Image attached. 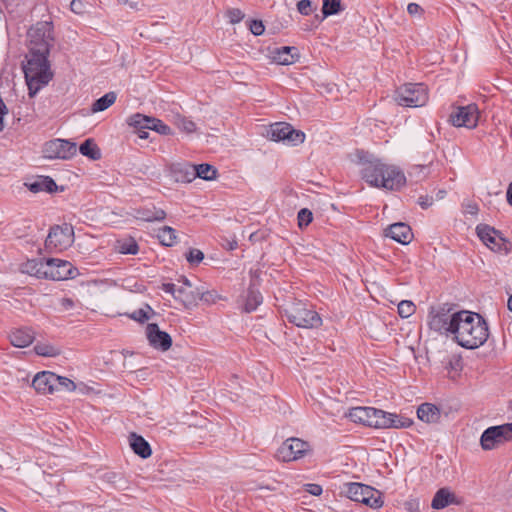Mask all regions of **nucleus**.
Wrapping results in <instances>:
<instances>
[{
	"label": "nucleus",
	"instance_id": "nucleus-1",
	"mask_svg": "<svg viewBox=\"0 0 512 512\" xmlns=\"http://www.w3.org/2000/svg\"><path fill=\"white\" fill-rule=\"evenodd\" d=\"M362 178L372 187L386 190H399L406 183L403 171L372 155L359 154Z\"/></svg>",
	"mask_w": 512,
	"mask_h": 512
},
{
	"label": "nucleus",
	"instance_id": "nucleus-2",
	"mask_svg": "<svg viewBox=\"0 0 512 512\" xmlns=\"http://www.w3.org/2000/svg\"><path fill=\"white\" fill-rule=\"evenodd\" d=\"M458 324L453 330V339L463 348L476 349L484 345L489 337L486 320L478 313L460 311Z\"/></svg>",
	"mask_w": 512,
	"mask_h": 512
},
{
	"label": "nucleus",
	"instance_id": "nucleus-3",
	"mask_svg": "<svg viewBox=\"0 0 512 512\" xmlns=\"http://www.w3.org/2000/svg\"><path fill=\"white\" fill-rule=\"evenodd\" d=\"M48 55L49 53L36 52H29L26 55L23 71L30 97H34L53 77L48 62Z\"/></svg>",
	"mask_w": 512,
	"mask_h": 512
},
{
	"label": "nucleus",
	"instance_id": "nucleus-4",
	"mask_svg": "<svg viewBox=\"0 0 512 512\" xmlns=\"http://www.w3.org/2000/svg\"><path fill=\"white\" fill-rule=\"evenodd\" d=\"M460 311H454L451 304L443 303L430 307L427 324L429 328L440 334H452L459 321Z\"/></svg>",
	"mask_w": 512,
	"mask_h": 512
},
{
	"label": "nucleus",
	"instance_id": "nucleus-5",
	"mask_svg": "<svg viewBox=\"0 0 512 512\" xmlns=\"http://www.w3.org/2000/svg\"><path fill=\"white\" fill-rule=\"evenodd\" d=\"M285 315L290 323L301 328H318L322 325L319 314L305 303L294 302L285 309Z\"/></svg>",
	"mask_w": 512,
	"mask_h": 512
},
{
	"label": "nucleus",
	"instance_id": "nucleus-6",
	"mask_svg": "<svg viewBox=\"0 0 512 512\" xmlns=\"http://www.w3.org/2000/svg\"><path fill=\"white\" fill-rule=\"evenodd\" d=\"M394 98L401 106L422 107L428 102V89L423 83H407L396 90Z\"/></svg>",
	"mask_w": 512,
	"mask_h": 512
},
{
	"label": "nucleus",
	"instance_id": "nucleus-7",
	"mask_svg": "<svg viewBox=\"0 0 512 512\" xmlns=\"http://www.w3.org/2000/svg\"><path fill=\"white\" fill-rule=\"evenodd\" d=\"M51 22H38L27 33L29 52L49 53L53 41Z\"/></svg>",
	"mask_w": 512,
	"mask_h": 512
},
{
	"label": "nucleus",
	"instance_id": "nucleus-8",
	"mask_svg": "<svg viewBox=\"0 0 512 512\" xmlns=\"http://www.w3.org/2000/svg\"><path fill=\"white\" fill-rule=\"evenodd\" d=\"M344 492L352 501L360 502L371 508H380L383 505L381 492L371 486L362 483H347Z\"/></svg>",
	"mask_w": 512,
	"mask_h": 512
},
{
	"label": "nucleus",
	"instance_id": "nucleus-9",
	"mask_svg": "<svg viewBox=\"0 0 512 512\" xmlns=\"http://www.w3.org/2000/svg\"><path fill=\"white\" fill-rule=\"evenodd\" d=\"M369 427L377 429L407 428L412 425V420L394 413H388L380 409L371 408Z\"/></svg>",
	"mask_w": 512,
	"mask_h": 512
},
{
	"label": "nucleus",
	"instance_id": "nucleus-10",
	"mask_svg": "<svg viewBox=\"0 0 512 512\" xmlns=\"http://www.w3.org/2000/svg\"><path fill=\"white\" fill-rule=\"evenodd\" d=\"M512 440V423L487 428L481 435L483 450H492Z\"/></svg>",
	"mask_w": 512,
	"mask_h": 512
},
{
	"label": "nucleus",
	"instance_id": "nucleus-11",
	"mask_svg": "<svg viewBox=\"0 0 512 512\" xmlns=\"http://www.w3.org/2000/svg\"><path fill=\"white\" fill-rule=\"evenodd\" d=\"M267 136L272 141H283L289 145H298L305 140V134L302 131L295 130L290 124L284 122L271 124L267 130Z\"/></svg>",
	"mask_w": 512,
	"mask_h": 512
},
{
	"label": "nucleus",
	"instance_id": "nucleus-12",
	"mask_svg": "<svg viewBox=\"0 0 512 512\" xmlns=\"http://www.w3.org/2000/svg\"><path fill=\"white\" fill-rule=\"evenodd\" d=\"M74 242V230L71 225L64 224L52 227L45 240L47 249L65 250Z\"/></svg>",
	"mask_w": 512,
	"mask_h": 512
},
{
	"label": "nucleus",
	"instance_id": "nucleus-13",
	"mask_svg": "<svg viewBox=\"0 0 512 512\" xmlns=\"http://www.w3.org/2000/svg\"><path fill=\"white\" fill-rule=\"evenodd\" d=\"M77 153L76 143L65 139H53L44 144L43 155L47 159L68 160Z\"/></svg>",
	"mask_w": 512,
	"mask_h": 512
},
{
	"label": "nucleus",
	"instance_id": "nucleus-14",
	"mask_svg": "<svg viewBox=\"0 0 512 512\" xmlns=\"http://www.w3.org/2000/svg\"><path fill=\"white\" fill-rule=\"evenodd\" d=\"M43 278L61 281L75 276V268L68 261L50 258L45 260Z\"/></svg>",
	"mask_w": 512,
	"mask_h": 512
},
{
	"label": "nucleus",
	"instance_id": "nucleus-15",
	"mask_svg": "<svg viewBox=\"0 0 512 512\" xmlns=\"http://www.w3.org/2000/svg\"><path fill=\"white\" fill-rule=\"evenodd\" d=\"M309 448L307 442L299 438H289L277 450L276 456L283 462L295 461L302 458Z\"/></svg>",
	"mask_w": 512,
	"mask_h": 512
},
{
	"label": "nucleus",
	"instance_id": "nucleus-16",
	"mask_svg": "<svg viewBox=\"0 0 512 512\" xmlns=\"http://www.w3.org/2000/svg\"><path fill=\"white\" fill-rule=\"evenodd\" d=\"M479 120V110L476 104L457 107L450 115V122L456 127L475 128Z\"/></svg>",
	"mask_w": 512,
	"mask_h": 512
},
{
	"label": "nucleus",
	"instance_id": "nucleus-17",
	"mask_svg": "<svg viewBox=\"0 0 512 512\" xmlns=\"http://www.w3.org/2000/svg\"><path fill=\"white\" fill-rule=\"evenodd\" d=\"M161 289L173 295L186 308L195 306L199 300V291L193 288L177 286L174 283H163Z\"/></svg>",
	"mask_w": 512,
	"mask_h": 512
},
{
	"label": "nucleus",
	"instance_id": "nucleus-18",
	"mask_svg": "<svg viewBox=\"0 0 512 512\" xmlns=\"http://www.w3.org/2000/svg\"><path fill=\"white\" fill-rule=\"evenodd\" d=\"M128 124L134 128H148L161 135H171V128L157 118L137 113L129 117Z\"/></svg>",
	"mask_w": 512,
	"mask_h": 512
},
{
	"label": "nucleus",
	"instance_id": "nucleus-19",
	"mask_svg": "<svg viewBox=\"0 0 512 512\" xmlns=\"http://www.w3.org/2000/svg\"><path fill=\"white\" fill-rule=\"evenodd\" d=\"M146 336L149 344L155 349L167 351L172 346L171 336L167 332L161 331L155 323L147 325Z\"/></svg>",
	"mask_w": 512,
	"mask_h": 512
},
{
	"label": "nucleus",
	"instance_id": "nucleus-20",
	"mask_svg": "<svg viewBox=\"0 0 512 512\" xmlns=\"http://www.w3.org/2000/svg\"><path fill=\"white\" fill-rule=\"evenodd\" d=\"M58 375L49 371H43L35 375L32 381L34 389L42 394H51L58 390Z\"/></svg>",
	"mask_w": 512,
	"mask_h": 512
},
{
	"label": "nucleus",
	"instance_id": "nucleus-21",
	"mask_svg": "<svg viewBox=\"0 0 512 512\" xmlns=\"http://www.w3.org/2000/svg\"><path fill=\"white\" fill-rule=\"evenodd\" d=\"M169 171L176 182L189 183L194 180V167L188 162L173 163L170 165Z\"/></svg>",
	"mask_w": 512,
	"mask_h": 512
},
{
	"label": "nucleus",
	"instance_id": "nucleus-22",
	"mask_svg": "<svg viewBox=\"0 0 512 512\" xmlns=\"http://www.w3.org/2000/svg\"><path fill=\"white\" fill-rule=\"evenodd\" d=\"M387 236L401 244H409L413 239V233L409 225L398 222L390 225L387 229Z\"/></svg>",
	"mask_w": 512,
	"mask_h": 512
},
{
	"label": "nucleus",
	"instance_id": "nucleus-23",
	"mask_svg": "<svg viewBox=\"0 0 512 512\" xmlns=\"http://www.w3.org/2000/svg\"><path fill=\"white\" fill-rule=\"evenodd\" d=\"M10 343L18 348L29 346L35 339V332L32 328L24 327L11 331L9 334Z\"/></svg>",
	"mask_w": 512,
	"mask_h": 512
},
{
	"label": "nucleus",
	"instance_id": "nucleus-24",
	"mask_svg": "<svg viewBox=\"0 0 512 512\" xmlns=\"http://www.w3.org/2000/svg\"><path fill=\"white\" fill-rule=\"evenodd\" d=\"M129 445L133 452L143 459L151 456L152 450L149 443L140 435L132 432L129 437Z\"/></svg>",
	"mask_w": 512,
	"mask_h": 512
},
{
	"label": "nucleus",
	"instance_id": "nucleus-25",
	"mask_svg": "<svg viewBox=\"0 0 512 512\" xmlns=\"http://www.w3.org/2000/svg\"><path fill=\"white\" fill-rule=\"evenodd\" d=\"M418 418L426 423H437L441 417L440 410L431 403H423L417 409Z\"/></svg>",
	"mask_w": 512,
	"mask_h": 512
},
{
	"label": "nucleus",
	"instance_id": "nucleus-26",
	"mask_svg": "<svg viewBox=\"0 0 512 512\" xmlns=\"http://www.w3.org/2000/svg\"><path fill=\"white\" fill-rule=\"evenodd\" d=\"M135 218L146 221L155 222L162 221L166 218V212L163 209L152 207L135 210Z\"/></svg>",
	"mask_w": 512,
	"mask_h": 512
},
{
	"label": "nucleus",
	"instance_id": "nucleus-27",
	"mask_svg": "<svg viewBox=\"0 0 512 512\" xmlns=\"http://www.w3.org/2000/svg\"><path fill=\"white\" fill-rule=\"evenodd\" d=\"M455 502V495L450 492L448 488H441L435 493L432 499L431 507L433 509L439 510Z\"/></svg>",
	"mask_w": 512,
	"mask_h": 512
},
{
	"label": "nucleus",
	"instance_id": "nucleus-28",
	"mask_svg": "<svg viewBox=\"0 0 512 512\" xmlns=\"http://www.w3.org/2000/svg\"><path fill=\"white\" fill-rule=\"evenodd\" d=\"M45 269V260L44 259H31L20 265V271L24 274H28L30 276H35L37 278H43Z\"/></svg>",
	"mask_w": 512,
	"mask_h": 512
},
{
	"label": "nucleus",
	"instance_id": "nucleus-29",
	"mask_svg": "<svg viewBox=\"0 0 512 512\" xmlns=\"http://www.w3.org/2000/svg\"><path fill=\"white\" fill-rule=\"evenodd\" d=\"M28 189L33 193L41 191L54 192L57 189V185L54 180L48 176L39 177L34 182L26 184Z\"/></svg>",
	"mask_w": 512,
	"mask_h": 512
},
{
	"label": "nucleus",
	"instance_id": "nucleus-30",
	"mask_svg": "<svg viewBox=\"0 0 512 512\" xmlns=\"http://www.w3.org/2000/svg\"><path fill=\"white\" fill-rule=\"evenodd\" d=\"M274 58L281 65L293 64L298 58L297 48L290 46L279 48Z\"/></svg>",
	"mask_w": 512,
	"mask_h": 512
},
{
	"label": "nucleus",
	"instance_id": "nucleus-31",
	"mask_svg": "<svg viewBox=\"0 0 512 512\" xmlns=\"http://www.w3.org/2000/svg\"><path fill=\"white\" fill-rule=\"evenodd\" d=\"M484 244L490 249L497 252H502L504 254H508L512 247V244L507 239L502 237L500 232L498 235H494L493 237L489 238V240L484 242Z\"/></svg>",
	"mask_w": 512,
	"mask_h": 512
},
{
	"label": "nucleus",
	"instance_id": "nucleus-32",
	"mask_svg": "<svg viewBox=\"0 0 512 512\" xmlns=\"http://www.w3.org/2000/svg\"><path fill=\"white\" fill-rule=\"evenodd\" d=\"M372 407H354L348 412V417L355 423L369 426Z\"/></svg>",
	"mask_w": 512,
	"mask_h": 512
},
{
	"label": "nucleus",
	"instance_id": "nucleus-33",
	"mask_svg": "<svg viewBox=\"0 0 512 512\" xmlns=\"http://www.w3.org/2000/svg\"><path fill=\"white\" fill-rule=\"evenodd\" d=\"M194 167V179L199 177L203 180L211 181L217 177V169L207 163L193 165Z\"/></svg>",
	"mask_w": 512,
	"mask_h": 512
},
{
	"label": "nucleus",
	"instance_id": "nucleus-34",
	"mask_svg": "<svg viewBox=\"0 0 512 512\" xmlns=\"http://www.w3.org/2000/svg\"><path fill=\"white\" fill-rule=\"evenodd\" d=\"M79 151L83 156L91 160L101 158V151L92 139H86L79 147Z\"/></svg>",
	"mask_w": 512,
	"mask_h": 512
},
{
	"label": "nucleus",
	"instance_id": "nucleus-35",
	"mask_svg": "<svg viewBox=\"0 0 512 512\" xmlns=\"http://www.w3.org/2000/svg\"><path fill=\"white\" fill-rule=\"evenodd\" d=\"M157 238L164 246H173L177 242V232L170 226H164L158 230Z\"/></svg>",
	"mask_w": 512,
	"mask_h": 512
},
{
	"label": "nucleus",
	"instance_id": "nucleus-36",
	"mask_svg": "<svg viewBox=\"0 0 512 512\" xmlns=\"http://www.w3.org/2000/svg\"><path fill=\"white\" fill-rule=\"evenodd\" d=\"M116 101V94L114 92H108L99 99H97L92 105V112H101L109 108Z\"/></svg>",
	"mask_w": 512,
	"mask_h": 512
},
{
	"label": "nucleus",
	"instance_id": "nucleus-37",
	"mask_svg": "<svg viewBox=\"0 0 512 512\" xmlns=\"http://www.w3.org/2000/svg\"><path fill=\"white\" fill-rule=\"evenodd\" d=\"M262 295L259 291L250 287L245 301V311L252 312L262 303Z\"/></svg>",
	"mask_w": 512,
	"mask_h": 512
},
{
	"label": "nucleus",
	"instance_id": "nucleus-38",
	"mask_svg": "<svg viewBox=\"0 0 512 512\" xmlns=\"http://www.w3.org/2000/svg\"><path fill=\"white\" fill-rule=\"evenodd\" d=\"M34 351L37 355L44 357H56L61 353L59 347L54 346L50 343H37L34 346Z\"/></svg>",
	"mask_w": 512,
	"mask_h": 512
},
{
	"label": "nucleus",
	"instance_id": "nucleus-39",
	"mask_svg": "<svg viewBox=\"0 0 512 512\" xmlns=\"http://www.w3.org/2000/svg\"><path fill=\"white\" fill-rule=\"evenodd\" d=\"M476 232L480 240L484 243L494 235H498L499 231L487 224H479L476 227Z\"/></svg>",
	"mask_w": 512,
	"mask_h": 512
},
{
	"label": "nucleus",
	"instance_id": "nucleus-40",
	"mask_svg": "<svg viewBox=\"0 0 512 512\" xmlns=\"http://www.w3.org/2000/svg\"><path fill=\"white\" fill-rule=\"evenodd\" d=\"M117 249L121 254L135 255L138 253V245L133 239L118 241Z\"/></svg>",
	"mask_w": 512,
	"mask_h": 512
},
{
	"label": "nucleus",
	"instance_id": "nucleus-41",
	"mask_svg": "<svg viewBox=\"0 0 512 512\" xmlns=\"http://www.w3.org/2000/svg\"><path fill=\"white\" fill-rule=\"evenodd\" d=\"M341 11L340 0H323L322 13L325 17L337 14Z\"/></svg>",
	"mask_w": 512,
	"mask_h": 512
},
{
	"label": "nucleus",
	"instance_id": "nucleus-42",
	"mask_svg": "<svg viewBox=\"0 0 512 512\" xmlns=\"http://www.w3.org/2000/svg\"><path fill=\"white\" fill-rule=\"evenodd\" d=\"M416 306L412 301L403 300L398 304V314L402 318H408L415 313Z\"/></svg>",
	"mask_w": 512,
	"mask_h": 512
},
{
	"label": "nucleus",
	"instance_id": "nucleus-43",
	"mask_svg": "<svg viewBox=\"0 0 512 512\" xmlns=\"http://www.w3.org/2000/svg\"><path fill=\"white\" fill-rule=\"evenodd\" d=\"M149 313L154 314V311L149 305H146L145 309L141 308L135 310L129 315V317L137 322L144 323L145 321L149 320Z\"/></svg>",
	"mask_w": 512,
	"mask_h": 512
},
{
	"label": "nucleus",
	"instance_id": "nucleus-44",
	"mask_svg": "<svg viewBox=\"0 0 512 512\" xmlns=\"http://www.w3.org/2000/svg\"><path fill=\"white\" fill-rule=\"evenodd\" d=\"M176 125L181 131L188 134L196 131V124L192 120L183 116L177 117Z\"/></svg>",
	"mask_w": 512,
	"mask_h": 512
},
{
	"label": "nucleus",
	"instance_id": "nucleus-45",
	"mask_svg": "<svg viewBox=\"0 0 512 512\" xmlns=\"http://www.w3.org/2000/svg\"><path fill=\"white\" fill-rule=\"evenodd\" d=\"M297 218H298V225L300 228H302L304 226H308L313 219L312 212L306 208H303L298 212Z\"/></svg>",
	"mask_w": 512,
	"mask_h": 512
},
{
	"label": "nucleus",
	"instance_id": "nucleus-46",
	"mask_svg": "<svg viewBox=\"0 0 512 512\" xmlns=\"http://www.w3.org/2000/svg\"><path fill=\"white\" fill-rule=\"evenodd\" d=\"M429 173V168L426 165H414L409 171V175L417 179L425 178Z\"/></svg>",
	"mask_w": 512,
	"mask_h": 512
},
{
	"label": "nucleus",
	"instance_id": "nucleus-47",
	"mask_svg": "<svg viewBox=\"0 0 512 512\" xmlns=\"http://www.w3.org/2000/svg\"><path fill=\"white\" fill-rule=\"evenodd\" d=\"M204 258V254L199 249H190L188 254L186 255V259L191 264H198Z\"/></svg>",
	"mask_w": 512,
	"mask_h": 512
},
{
	"label": "nucleus",
	"instance_id": "nucleus-48",
	"mask_svg": "<svg viewBox=\"0 0 512 512\" xmlns=\"http://www.w3.org/2000/svg\"><path fill=\"white\" fill-rule=\"evenodd\" d=\"M425 504L421 505L419 499H410L405 503V509L408 512H422Z\"/></svg>",
	"mask_w": 512,
	"mask_h": 512
},
{
	"label": "nucleus",
	"instance_id": "nucleus-49",
	"mask_svg": "<svg viewBox=\"0 0 512 512\" xmlns=\"http://www.w3.org/2000/svg\"><path fill=\"white\" fill-rule=\"evenodd\" d=\"M227 17L229 18L230 23L236 24L244 18V14L240 9L232 8L227 11Z\"/></svg>",
	"mask_w": 512,
	"mask_h": 512
},
{
	"label": "nucleus",
	"instance_id": "nucleus-50",
	"mask_svg": "<svg viewBox=\"0 0 512 512\" xmlns=\"http://www.w3.org/2000/svg\"><path fill=\"white\" fill-rule=\"evenodd\" d=\"M87 4L82 0H72L70 3V9L75 14L81 15L86 12Z\"/></svg>",
	"mask_w": 512,
	"mask_h": 512
},
{
	"label": "nucleus",
	"instance_id": "nucleus-51",
	"mask_svg": "<svg viewBox=\"0 0 512 512\" xmlns=\"http://www.w3.org/2000/svg\"><path fill=\"white\" fill-rule=\"evenodd\" d=\"M265 27L262 23V21L259 20H252L250 24V31L255 36H260L264 33Z\"/></svg>",
	"mask_w": 512,
	"mask_h": 512
},
{
	"label": "nucleus",
	"instance_id": "nucleus-52",
	"mask_svg": "<svg viewBox=\"0 0 512 512\" xmlns=\"http://www.w3.org/2000/svg\"><path fill=\"white\" fill-rule=\"evenodd\" d=\"M79 302L77 300H74L72 298L64 297L60 300V305L63 310L69 311L78 306Z\"/></svg>",
	"mask_w": 512,
	"mask_h": 512
},
{
	"label": "nucleus",
	"instance_id": "nucleus-53",
	"mask_svg": "<svg viewBox=\"0 0 512 512\" xmlns=\"http://www.w3.org/2000/svg\"><path fill=\"white\" fill-rule=\"evenodd\" d=\"M311 6L310 0H300L297 3V9L302 15H309L311 13Z\"/></svg>",
	"mask_w": 512,
	"mask_h": 512
},
{
	"label": "nucleus",
	"instance_id": "nucleus-54",
	"mask_svg": "<svg viewBox=\"0 0 512 512\" xmlns=\"http://www.w3.org/2000/svg\"><path fill=\"white\" fill-rule=\"evenodd\" d=\"M218 298L219 296L213 291H207L201 294L199 293V300H202L208 304L215 303Z\"/></svg>",
	"mask_w": 512,
	"mask_h": 512
},
{
	"label": "nucleus",
	"instance_id": "nucleus-55",
	"mask_svg": "<svg viewBox=\"0 0 512 512\" xmlns=\"http://www.w3.org/2000/svg\"><path fill=\"white\" fill-rule=\"evenodd\" d=\"M58 379H59L58 390L60 388H64L68 391H72L75 389V384L72 380H70L66 377H61V376H58Z\"/></svg>",
	"mask_w": 512,
	"mask_h": 512
},
{
	"label": "nucleus",
	"instance_id": "nucleus-56",
	"mask_svg": "<svg viewBox=\"0 0 512 512\" xmlns=\"http://www.w3.org/2000/svg\"><path fill=\"white\" fill-rule=\"evenodd\" d=\"M305 487V491L310 493L311 495H314V496H319L322 494V487L318 484H305L304 485Z\"/></svg>",
	"mask_w": 512,
	"mask_h": 512
},
{
	"label": "nucleus",
	"instance_id": "nucleus-57",
	"mask_svg": "<svg viewBox=\"0 0 512 512\" xmlns=\"http://www.w3.org/2000/svg\"><path fill=\"white\" fill-rule=\"evenodd\" d=\"M418 204L422 209H427L433 204V197L432 196H421L418 199Z\"/></svg>",
	"mask_w": 512,
	"mask_h": 512
},
{
	"label": "nucleus",
	"instance_id": "nucleus-58",
	"mask_svg": "<svg viewBox=\"0 0 512 512\" xmlns=\"http://www.w3.org/2000/svg\"><path fill=\"white\" fill-rule=\"evenodd\" d=\"M407 12L411 15H418L423 12V9L417 3H409L407 6Z\"/></svg>",
	"mask_w": 512,
	"mask_h": 512
},
{
	"label": "nucleus",
	"instance_id": "nucleus-59",
	"mask_svg": "<svg viewBox=\"0 0 512 512\" xmlns=\"http://www.w3.org/2000/svg\"><path fill=\"white\" fill-rule=\"evenodd\" d=\"M250 490L251 491H255V492L263 491V490L275 491L276 487L274 485H271V484H266V485L257 484L255 487H251Z\"/></svg>",
	"mask_w": 512,
	"mask_h": 512
},
{
	"label": "nucleus",
	"instance_id": "nucleus-60",
	"mask_svg": "<svg viewBox=\"0 0 512 512\" xmlns=\"http://www.w3.org/2000/svg\"><path fill=\"white\" fill-rule=\"evenodd\" d=\"M118 3L128 5L131 9L138 10V2H132L130 0H117Z\"/></svg>",
	"mask_w": 512,
	"mask_h": 512
},
{
	"label": "nucleus",
	"instance_id": "nucleus-61",
	"mask_svg": "<svg viewBox=\"0 0 512 512\" xmlns=\"http://www.w3.org/2000/svg\"><path fill=\"white\" fill-rule=\"evenodd\" d=\"M137 134L141 139H147L149 137V133L146 131L148 128H136Z\"/></svg>",
	"mask_w": 512,
	"mask_h": 512
},
{
	"label": "nucleus",
	"instance_id": "nucleus-62",
	"mask_svg": "<svg viewBox=\"0 0 512 512\" xmlns=\"http://www.w3.org/2000/svg\"><path fill=\"white\" fill-rule=\"evenodd\" d=\"M178 283L179 284L177 286H184V287H188V288H193L191 282L187 278H185V277H182L181 279H179Z\"/></svg>",
	"mask_w": 512,
	"mask_h": 512
},
{
	"label": "nucleus",
	"instance_id": "nucleus-63",
	"mask_svg": "<svg viewBox=\"0 0 512 512\" xmlns=\"http://www.w3.org/2000/svg\"><path fill=\"white\" fill-rule=\"evenodd\" d=\"M506 197L508 203L512 206V182L508 186Z\"/></svg>",
	"mask_w": 512,
	"mask_h": 512
},
{
	"label": "nucleus",
	"instance_id": "nucleus-64",
	"mask_svg": "<svg viewBox=\"0 0 512 512\" xmlns=\"http://www.w3.org/2000/svg\"><path fill=\"white\" fill-rule=\"evenodd\" d=\"M508 309L512 312V295L508 299Z\"/></svg>",
	"mask_w": 512,
	"mask_h": 512
}]
</instances>
